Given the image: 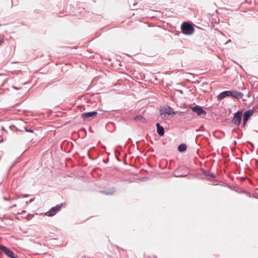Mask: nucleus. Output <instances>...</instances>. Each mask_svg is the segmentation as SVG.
Listing matches in <instances>:
<instances>
[{
	"instance_id": "17",
	"label": "nucleus",
	"mask_w": 258,
	"mask_h": 258,
	"mask_svg": "<svg viewBox=\"0 0 258 258\" xmlns=\"http://www.w3.org/2000/svg\"><path fill=\"white\" fill-rule=\"evenodd\" d=\"M111 191H110H110H109V192H108L107 193V194H113V193L115 192V190H114V189H111Z\"/></svg>"
},
{
	"instance_id": "22",
	"label": "nucleus",
	"mask_w": 258,
	"mask_h": 258,
	"mask_svg": "<svg viewBox=\"0 0 258 258\" xmlns=\"http://www.w3.org/2000/svg\"><path fill=\"white\" fill-rule=\"evenodd\" d=\"M13 88H15V89H18V88L15 86H13Z\"/></svg>"
},
{
	"instance_id": "9",
	"label": "nucleus",
	"mask_w": 258,
	"mask_h": 258,
	"mask_svg": "<svg viewBox=\"0 0 258 258\" xmlns=\"http://www.w3.org/2000/svg\"><path fill=\"white\" fill-rule=\"evenodd\" d=\"M231 90L224 91L221 92L217 97L218 100H222L224 98L229 97H231Z\"/></svg>"
},
{
	"instance_id": "13",
	"label": "nucleus",
	"mask_w": 258,
	"mask_h": 258,
	"mask_svg": "<svg viewBox=\"0 0 258 258\" xmlns=\"http://www.w3.org/2000/svg\"><path fill=\"white\" fill-rule=\"evenodd\" d=\"M135 120H139L141 122H144L145 120V118L142 115H137L134 117Z\"/></svg>"
},
{
	"instance_id": "19",
	"label": "nucleus",
	"mask_w": 258,
	"mask_h": 258,
	"mask_svg": "<svg viewBox=\"0 0 258 258\" xmlns=\"http://www.w3.org/2000/svg\"><path fill=\"white\" fill-rule=\"evenodd\" d=\"M204 173H205L206 175H207V174H208V173H209V172H208V171H204Z\"/></svg>"
},
{
	"instance_id": "25",
	"label": "nucleus",
	"mask_w": 258,
	"mask_h": 258,
	"mask_svg": "<svg viewBox=\"0 0 258 258\" xmlns=\"http://www.w3.org/2000/svg\"><path fill=\"white\" fill-rule=\"evenodd\" d=\"M230 41H231V40H228V41L227 42H230Z\"/></svg>"
},
{
	"instance_id": "26",
	"label": "nucleus",
	"mask_w": 258,
	"mask_h": 258,
	"mask_svg": "<svg viewBox=\"0 0 258 258\" xmlns=\"http://www.w3.org/2000/svg\"><path fill=\"white\" fill-rule=\"evenodd\" d=\"M3 140H0V143L3 142Z\"/></svg>"
},
{
	"instance_id": "1",
	"label": "nucleus",
	"mask_w": 258,
	"mask_h": 258,
	"mask_svg": "<svg viewBox=\"0 0 258 258\" xmlns=\"http://www.w3.org/2000/svg\"><path fill=\"white\" fill-rule=\"evenodd\" d=\"M181 30L182 32L185 35H191L195 31L192 25L188 22H184L182 24Z\"/></svg>"
},
{
	"instance_id": "27",
	"label": "nucleus",
	"mask_w": 258,
	"mask_h": 258,
	"mask_svg": "<svg viewBox=\"0 0 258 258\" xmlns=\"http://www.w3.org/2000/svg\"><path fill=\"white\" fill-rule=\"evenodd\" d=\"M16 258H17V257H16Z\"/></svg>"
},
{
	"instance_id": "6",
	"label": "nucleus",
	"mask_w": 258,
	"mask_h": 258,
	"mask_svg": "<svg viewBox=\"0 0 258 258\" xmlns=\"http://www.w3.org/2000/svg\"><path fill=\"white\" fill-rule=\"evenodd\" d=\"M253 109H248L244 112L242 126H245L246 125L247 121L250 116L253 115Z\"/></svg>"
},
{
	"instance_id": "11",
	"label": "nucleus",
	"mask_w": 258,
	"mask_h": 258,
	"mask_svg": "<svg viewBox=\"0 0 258 258\" xmlns=\"http://www.w3.org/2000/svg\"><path fill=\"white\" fill-rule=\"evenodd\" d=\"M157 133L160 136H163L165 134L164 128L159 122L156 123Z\"/></svg>"
},
{
	"instance_id": "10",
	"label": "nucleus",
	"mask_w": 258,
	"mask_h": 258,
	"mask_svg": "<svg viewBox=\"0 0 258 258\" xmlns=\"http://www.w3.org/2000/svg\"><path fill=\"white\" fill-rule=\"evenodd\" d=\"M231 97H234L236 99H239L243 98L244 94L243 93L238 92L236 90H231Z\"/></svg>"
},
{
	"instance_id": "5",
	"label": "nucleus",
	"mask_w": 258,
	"mask_h": 258,
	"mask_svg": "<svg viewBox=\"0 0 258 258\" xmlns=\"http://www.w3.org/2000/svg\"><path fill=\"white\" fill-rule=\"evenodd\" d=\"M194 112H196L198 115H206L207 114L206 111L203 109L202 107L199 105H196L195 106H190L189 107Z\"/></svg>"
},
{
	"instance_id": "16",
	"label": "nucleus",
	"mask_w": 258,
	"mask_h": 258,
	"mask_svg": "<svg viewBox=\"0 0 258 258\" xmlns=\"http://www.w3.org/2000/svg\"><path fill=\"white\" fill-rule=\"evenodd\" d=\"M207 175L213 178H215V175L213 173L209 172Z\"/></svg>"
},
{
	"instance_id": "15",
	"label": "nucleus",
	"mask_w": 258,
	"mask_h": 258,
	"mask_svg": "<svg viewBox=\"0 0 258 258\" xmlns=\"http://www.w3.org/2000/svg\"><path fill=\"white\" fill-rule=\"evenodd\" d=\"M25 131L27 132H30V133H33L34 132V130L32 128H29L28 129L27 127H25Z\"/></svg>"
},
{
	"instance_id": "18",
	"label": "nucleus",
	"mask_w": 258,
	"mask_h": 258,
	"mask_svg": "<svg viewBox=\"0 0 258 258\" xmlns=\"http://www.w3.org/2000/svg\"><path fill=\"white\" fill-rule=\"evenodd\" d=\"M249 144H250V145L251 146V147H252V149H254V146L253 144V143H250V142H249Z\"/></svg>"
},
{
	"instance_id": "2",
	"label": "nucleus",
	"mask_w": 258,
	"mask_h": 258,
	"mask_svg": "<svg viewBox=\"0 0 258 258\" xmlns=\"http://www.w3.org/2000/svg\"><path fill=\"white\" fill-rule=\"evenodd\" d=\"M177 112L173 111L172 108L169 106L163 107L160 109V113L162 119H166L167 115H175Z\"/></svg>"
},
{
	"instance_id": "7",
	"label": "nucleus",
	"mask_w": 258,
	"mask_h": 258,
	"mask_svg": "<svg viewBox=\"0 0 258 258\" xmlns=\"http://www.w3.org/2000/svg\"><path fill=\"white\" fill-rule=\"evenodd\" d=\"M0 249L4 251L5 254L11 258H16L18 256L13 251L4 245H0Z\"/></svg>"
},
{
	"instance_id": "4",
	"label": "nucleus",
	"mask_w": 258,
	"mask_h": 258,
	"mask_svg": "<svg viewBox=\"0 0 258 258\" xmlns=\"http://www.w3.org/2000/svg\"><path fill=\"white\" fill-rule=\"evenodd\" d=\"M63 204L57 205L56 206L51 208L49 211L46 212L45 215L47 216H53L55 215L58 211L60 210L62 207Z\"/></svg>"
},
{
	"instance_id": "20",
	"label": "nucleus",
	"mask_w": 258,
	"mask_h": 258,
	"mask_svg": "<svg viewBox=\"0 0 258 258\" xmlns=\"http://www.w3.org/2000/svg\"><path fill=\"white\" fill-rule=\"evenodd\" d=\"M16 207V204H14L12 206H11L10 208H13V207Z\"/></svg>"
},
{
	"instance_id": "21",
	"label": "nucleus",
	"mask_w": 258,
	"mask_h": 258,
	"mask_svg": "<svg viewBox=\"0 0 258 258\" xmlns=\"http://www.w3.org/2000/svg\"><path fill=\"white\" fill-rule=\"evenodd\" d=\"M4 199L5 200H9V199H8L7 198H6V197H4Z\"/></svg>"
},
{
	"instance_id": "3",
	"label": "nucleus",
	"mask_w": 258,
	"mask_h": 258,
	"mask_svg": "<svg viewBox=\"0 0 258 258\" xmlns=\"http://www.w3.org/2000/svg\"><path fill=\"white\" fill-rule=\"evenodd\" d=\"M242 111L240 110L234 113L232 122L236 126H239L241 122V118L242 116Z\"/></svg>"
},
{
	"instance_id": "14",
	"label": "nucleus",
	"mask_w": 258,
	"mask_h": 258,
	"mask_svg": "<svg viewBox=\"0 0 258 258\" xmlns=\"http://www.w3.org/2000/svg\"><path fill=\"white\" fill-rule=\"evenodd\" d=\"M177 170H175L174 173V176H175V177H185L186 176V175H179L178 174V173H177Z\"/></svg>"
},
{
	"instance_id": "24",
	"label": "nucleus",
	"mask_w": 258,
	"mask_h": 258,
	"mask_svg": "<svg viewBox=\"0 0 258 258\" xmlns=\"http://www.w3.org/2000/svg\"><path fill=\"white\" fill-rule=\"evenodd\" d=\"M230 41H231V40H228V41L227 42H230Z\"/></svg>"
},
{
	"instance_id": "12",
	"label": "nucleus",
	"mask_w": 258,
	"mask_h": 258,
	"mask_svg": "<svg viewBox=\"0 0 258 258\" xmlns=\"http://www.w3.org/2000/svg\"><path fill=\"white\" fill-rule=\"evenodd\" d=\"M187 149V146L185 144H181L178 146V150L180 152H183Z\"/></svg>"
},
{
	"instance_id": "23",
	"label": "nucleus",
	"mask_w": 258,
	"mask_h": 258,
	"mask_svg": "<svg viewBox=\"0 0 258 258\" xmlns=\"http://www.w3.org/2000/svg\"><path fill=\"white\" fill-rule=\"evenodd\" d=\"M236 143H236V141H234V144H235V145H236Z\"/></svg>"
},
{
	"instance_id": "8",
	"label": "nucleus",
	"mask_w": 258,
	"mask_h": 258,
	"mask_svg": "<svg viewBox=\"0 0 258 258\" xmlns=\"http://www.w3.org/2000/svg\"><path fill=\"white\" fill-rule=\"evenodd\" d=\"M97 114L96 111H93L91 112H84L82 114V117L84 120H89L91 118H94Z\"/></svg>"
}]
</instances>
